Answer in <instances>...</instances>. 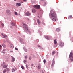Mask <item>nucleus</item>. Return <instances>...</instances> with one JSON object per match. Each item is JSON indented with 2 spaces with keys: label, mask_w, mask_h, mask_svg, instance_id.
I'll return each mask as SVG.
<instances>
[{
  "label": "nucleus",
  "mask_w": 73,
  "mask_h": 73,
  "mask_svg": "<svg viewBox=\"0 0 73 73\" xmlns=\"http://www.w3.org/2000/svg\"><path fill=\"white\" fill-rule=\"evenodd\" d=\"M12 60L11 62H14L15 61V58H13V57L12 56Z\"/></svg>",
  "instance_id": "12"
},
{
  "label": "nucleus",
  "mask_w": 73,
  "mask_h": 73,
  "mask_svg": "<svg viewBox=\"0 0 73 73\" xmlns=\"http://www.w3.org/2000/svg\"><path fill=\"white\" fill-rule=\"evenodd\" d=\"M41 1H44V0H41Z\"/></svg>",
  "instance_id": "42"
},
{
  "label": "nucleus",
  "mask_w": 73,
  "mask_h": 73,
  "mask_svg": "<svg viewBox=\"0 0 73 73\" xmlns=\"http://www.w3.org/2000/svg\"><path fill=\"white\" fill-rule=\"evenodd\" d=\"M51 66H54V64H53V63L52 64Z\"/></svg>",
  "instance_id": "33"
},
{
  "label": "nucleus",
  "mask_w": 73,
  "mask_h": 73,
  "mask_svg": "<svg viewBox=\"0 0 73 73\" xmlns=\"http://www.w3.org/2000/svg\"><path fill=\"white\" fill-rule=\"evenodd\" d=\"M34 8L36 9H39L40 8V6L39 5H34Z\"/></svg>",
  "instance_id": "5"
},
{
  "label": "nucleus",
  "mask_w": 73,
  "mask_h": 73,
  "mask_svg": "<svg viewBox=\"0 0 73 73\" xmlns=\"http://www.w3.org/2000/svg\"><path fill=\"white\" fill-rule=\"evenodd\" d=\"M15 70H16V68H13L12 69V72H14L15 71Z\"/></svg>",
  "instance_id": "14"
},
{
  "label": "nucleus",
  "mask_w": 73,
  "mask_h": 73,
  "mask_svg": "<svg viewBox=\"0 0 73 73\" xmlns=\"http://www.w3.org/2000/svg\"><path fill=\"white\" fill-rule=\"evenodd\" d=\"M31 66H33V64H32Z\"/></svg>",
  "instance_id": "45"
},
{
  "label": "nucleus",
  "mask_w": 73,
  "mask_h": 73,
  "mask_svg": "<svg viewBox=\"0 0 73 73\" xmlns=\"http://www.w3.org/2000/svg\"><path fill=\"white\" fill-rule=\"evenodd\" d=\"M27 61V60H24V63H25V62H26Z\"/></svg>",
  "instance_id": "36"
},
{
  "label": "nucleus",
  "mask_w": 73,
  "mask_h": 73,
  "mask_svg": "<svg viewBox=\"0 0 73 73\" xmlns=\"http://www.w3.org/2000/svg\"><path fill=\"white\" fill-rule=\"evenodd\" d=\"M6 70V71H9V69L8 68H7L5 69Z\"/></svg>",
  "instance_id": "29"
},
{
  "label": "nucleus",
  "mask_w": 73,
  "mask_h": 73,
  "mask_svg": "<svg viewBox=\"0 0 73 73\" xmlns=\"http://www.w3.org/2000/svg\"><path fill=\"white\" fill-rule=\"evenodd\" d=\"M42 16V15H41L38 14V17H39V18H40V17H41Z\"/></svg>",
  "instance_id": "15"
},
{
  "label": "nucleus",
  "mask_w": 73,
  "mask_h": 73,
  "mask_svg": "<svg viewBox=\"0 0 73 73\" xmlns=\"http://www.w3.org/2000/svg\"><path fill=\"white\" fill-rule=\"evenodd\" d=\"M1 66H3V68H6L8 66V64H5V63L3 62L2 64L1 65Z\"/></svg>",
  "instance_id": "4"
},
{
  "label": "nucleus",
  "mask_w": 73,
  "mask_h": 73,
  "mask_svg": "<svg viewBox=\"0 0 73 73\" xmlns=\"http://www.w3.org/2000/svg\"><path fill=\"white\" fill-rule=\"evenodd\" d=\"M14 13L15 15H17V16L18 15V14H17V12H15Z\"/></svg>",
  "instance_id": "23"
},
{
  "label": "nucleus",
  "mask_w": 73,
  "mask_h": 73,
  "mask_svg": "<svg viewBox=\"0 0 73 73\" xmlns=\"http://www.w3.org/2000/svg\"><path fill=\"white\" fill-rule=\"evenodd\" d=\"M3 42L4 43H5V42H6V41H5V40H3Z\"/></svg>",
  "instance_id": "37"
},
{
  "label": "nucleus",
  "mask_w": 73,
  "mask_h": 73,
  "mask_svg": "<svg viewBox=\"0 0 73 73\" xmlns=\"http://www.w3.org/2000/svg\"><path fill=\"white\" fill-rule=\"evenodd\" d=\"M16 0H14V1H16Z\"/></svg>",
  "instance_id": "47"
},
{
  "label": "nucleus",
  "mask_w": 73,
  "mask_h": 73,
  "mask_svg": "<svg viewBox=\"0 0 73 73\" xmlns=\"http://www.w3.org/2000/svg\"><path fill=\"white\" fill-rule=\"evenodd\" d=\"M6 13L8 15H11V12L10 11V10H6Z\"/></svg>",
  "instance_id": "6"
},
{
  "label": "nucleus",
  "mask_w": 73,
  "mask_h": 73,
  "mask_svg": "<svg viewBox=\"0 0 73 73\" xmlns=\"http://www.w3.org/2000/svg\"><path fill=\"white\" fill-rule=\"evenodd\" d=\"M25 58H26V59L27 58V56H25Z\"/></svg>",
  "instance_id": "32"
},
{
  "label": "nucleus",
  "mask_w": 73,
  "mask_h": 73,
  "mask_svg": "<svg viewBox=\"0 0 73 73\" xmlns=\"http://www.w3.org/2000/svg\"><path fill=\"white\" fill-rule=\"evenodd\" d=\"M15 50H18V49L16 48H15Z\"/></svg>",
  "instance_id": "39"
},
{
  "label": "nucleus",
  "mask_w": 73,
  "mask_h": 73,
  "mask_svg": "<svg viewBox=\"0 0 73 73\" xmlns=\"http://www.w3.org/2000/svg\"><path fill=\"white\" fill-rule=\"evenodd\" d=\"M21 68H22V69H24V66H21Z\"/></svg>",
  "instance_id": "28"
},
{
  "label": "nucleus",
  "mask_w": 73,
  "mask_h": 73,
  "mask_svg": "<svg viewBox=\"0 0 73 73\" xmlns=\"http://www.w3.org/2000/svg\"><path fill=\"white\" fill-rule=\"evenodd\" d=\"M2 36H3V38H5L7 37V35L5 34H3V33L1 34Z\"/></svg>",
  "instance_id": "10"
},
{
  "label": "nucleus",
  "mask_w": 73,
  "mask_h": 73,
  "mask_svg": "<svg viewBox=\"0 0 73 73\" xmlns=\"http://www.w3.org/2000/svg\"><path fill=\"white\" fill-rule=\"evenodd\" d=\"M38 47H40V46L39 45H38Z\"/></svg>",
  "instance_id": "44"
},
{
  "label": "nucleus",
  "mask_w": 73,
  "mask_h": 73,
  "mask_svg": "<svg viewBox=\"0 0 73 73\" xmlns=\"http://www.w3.org/2000/svg\"><path fill=\"white\" fill-rule=\"evenodd\" d=\"M6 71H7L6 70H5V69L3 71V73H5L6 72Z\"/></svg>",
  "instance_id": "22"
},
{
  "label": "nucleus",
  "mask_w": 73,
  "mask_h": 73,
  "mask_svg": "<svg viewBox=\"0 0 73 73\" xmlns=\"http://www.w3.org/2000/svg\"><path fill=\"white\" fill-rule=\"evenodd\" d=\"M26 68H28V65H27V64H26Z\"/></svg>",
  "instance_id": "34"
},
{
  "label": "nucleus",
  "mask_w": 73,
  "mask_h": 73,
  "mask_svg": "<svg viewBox=\"0 0 73 73\" xmlns=\"http://www.w3.org/2000/svg\"><path fill=\"white\" fill-rule=\"evenodd\" d=\"M2 52V53H4V54L5 53V52Z\"/></svg>",
  "instance_id": "43"
},
{
  "label": "nucleus",
  "mask_w": 73,
  "mask_h": 73,
  "mask_svg": "<svg viewBox=\"0 0 73 73\" xmlns=\"http://www.w3.org/2000/svg\"><path fill=\"white\" fill-rule=\"evenodd\" d=\"M69 57L70 58V60L71 61H73V54L72 53H71L69 55Z\"/></svg>",
  "instance_id": "2"
},
{
  "label": "nucleus",
  "mask_w": 73,
  "mask_h": 73,
  "mask_svg": "<svg viewBox=\"0 0 73 73\" xmlns=\"http://www.w3.org/2000/svg\"><path fill=\"white\" fill-rule=\"evenodd\" d=\"M23 28H24L26 30V31H28V27L25 24L23 23Z\"/></svg>",
  "instance_id": "3"
},
{
  "label": "nucleus",
  "mask_w": 73,
  "mask_h": 73,
  "mask_svg": "<svg viewBox=\"0 0 73 73\" xmlns=\"http://www.w3.org/2000/svg\"><path fill=\"white\" fill-rule=\"evenodd\" d=\"M24 1H25V2H26L27 1V0H23Z\"/></svg>",
  "instance_id": "41"
},
{
  "label": "nucleus",
  "mask_w": 73,
  "mask_h": 73,
  "mask_svg": "<svg viewBox=\"0 0 73 73\" xmlns=\"http://www.w3.org/2000/svg\"><path fill=\"white\" fill-rule=\"evenodd\" d=\"M57 43V40H54V44H56Z\"/></svg>",
  "instance_id": "17"
},
{
  "label": "nucleus",
  "mask_w": 73,
  "mask_h": 73,
  "mask_svg": "<svg viewBox=\"0 0 73 73\" xmlns=\"http://www.w3.org/2000/svg\"><path fill=\"white\" fill-rule=\"evenodd\" d=\"M59 46H60L61 47H62L64 46V43L62 42H60V43L59 44Z\"/></svg>",
  "instance_id": "7"
},
{
  "label": "nucleus",
  "mask_w": 73,
  "mask_h": 73,
  "mask_svg": "<svg viewBox=\"0 0 73 73\" xmlns=\"http://www.w3.org/2000/svg\"><path fill=\"white\" fill-rule=\"evenodd\" d=\"M45 38H46V39H47V40H48V39H49V37L47 36H46L45 37Z\"/></svg>",
  "instance_id": "24"
},
{
  "label": "nucleus",
  "mask_w": 73,
  "mask_h": 73,
  "mask_svg": "<svg viewBox=\"0 0 73 73\" xmlns=\"http://www.w3.org/2000/svg\"><path fill=\"white\" fill-rule=\"evenodd\" d=\"M50 14H51V18L52 20L53 21H56L57 20L56 13L53 10H51L50 11Z\"/></svg>",
  "instance_id": "1"
},
{
  "label": "nucleus",
  "mask_w": 73,
  "mask_h": 73,
  "mask_svg": "<svg viewBox=\"0 0 73 73\" xmlns=\"http://www.w3.org/2000/svg\"><path fill=\"white\" fill-rule=\"evenodd\" d=\"M1 25L2 26H3V27H4V23H2Z\"/></svg>",
  "instance_id": "31"
},
{
  "label": "nucleus",
  "mask_w": 73,
  "mask_h": 73,
  "mask_svg": "<svg viewBox=\"0 0 73 73\" xmlns=\"http://www.w3.org/2000/svg\"><path fill=\"white\" fill-rule=\"evenodd\" d=\"M16 6L17 7V6H18V7H20V6H21V3H17L16 4Z\"/></svg>",
  "instance_id": "11"
},
{
  "label": "nucleus",
  "mask_w": 73,
  "mask_h": 73,
  "mask_svg": "<svg viewBox=\"0 0 73 73\" xmlns=\"http://www.w3.org/2000/svg\"><path fill=\"white\" fill-rule=\"evenodd\" d=\"M55 51H53L52 52V54H55Z\"/></svg>",
  "instance_id": "26"
},
{
  "label": "nucleus",
  "mask_w": 73,
  "mask_h": 73,
  "mask_svg": "<svg viewBox=\"0 0 73 73\" xmlns=\"http://www.w3.org/2000/svg\"><path fill=\"white\" fill-rule=\"evenodd\" d=\"M32 11L33 13H35L36 12V10L33 9H32Z\"/></svg>",
  "instance_id": "13"
},
{
  "label": "nucleus",
  "mask_w": 73,
  "mask_h": 73,
  "mask_svg": "<svg viewBox=\"0 0 73 73\" xmlns=\"http://www.w3.org/2000/svg\"><path fill=\"white\" fill-rule=\"evenodd\" d=\"M27 19L28 20H29V19L28 18V19Z\"/></svg>",
  "instance_id": "46"
},
{
  "label": "nucleus",
  "mask_w": 73,
  "mask_h": 73,
  "mask_svg": "<svg viewBox=\"0 0 73 73\" xmlns=\"http://www.w3.org/2000/svg\"><path fill=\"white\" fill-rule=\"evenodd\" d=\"M23 40V39H21L20 40V41H22Z\"/></svg>",
  "instance_id": "40"
},
{
  "label": "nucleus",
  "mask_w": 73,
  "mask_h": 73,
  "mask_svg": "<svg viewBox=\"0 0 73 73\" xmlns=\"http://www.w3.org/2000/svg\"><path fill=\"white\" fill-rule=\"evenodd\" d=\"M47 4V2H44L43 5L44 6H45Z\"/></svg>",
  "instance_id": "19"
},
{
  "label": "nucleus",
  "mask_w": 73,
  "mask_h": 73,
  "mask_svg": "<svg viewBox=\"0 0 73 73\" xmlns=\"http://www.w3.org/2000/svg\"><path fill=\"white\" fill-rule=\"evenodd\" d=\"M10 47L11 48H13V46L12 44H11L10 46Z\"/></svg>",
  "instance_id": "16"
},
{
  "label": "nucleus",
  "mask_w": 73,
  "mask_h": 73,
  "mask_svg": "<svg viewBox=\"0 0 73 73\" xmlns=\"http://www.w3.org/2000/svg\"><path fill=\"white\" fill-rule=\"evenodd\" d=\"M2 47V46L1 45H0V49H1V47Z\"/></svg>",
  "instance_id": "38"
},
{
  "label": "nucleus",
  "mask_w": 73,
  "mask_h": 73,
  "mask_svg": "<svg viewBox=\"0 0 73 73\" xmlns=\"http://www.w3.org/2000/svg\"><path fill=\"white\" fill-rule=\"evenodd\" d=\"M37 20L38 24L39 25H40L41 24V21L39 20L38 19H37Z\"/></svg>",
  "instance_id": "8"
},
{
  "label": "nucleus",
  "mask_w": 73,
  "mask_h": 73,
  "mask_svg": "<svg viewBox=\"0 0 73 73\" xmlns=\"http://www.w3.org/2000/svg\"><path fill=\"white\" fill-rule=\"evenodd\" d=\"M44 63V64H45V63L46 62V60L44 59L43 61Z\"/></svg>",
  "instance_id": "25"
},
{
  "label": "nucleus",
  "mask_w": 73,
  "mask_h": 73,
  "mask_svg": "<svg viewBox=\"0 0 73 73\" xmlns=\"http://www.w3.org/2000/svg\"><path fill=\"white\" fill-rule=\"evenodd\" d=\"M72 16L70 15L69 16V17H68V19H69V18H72Z\"/></svg>",
  "instance_id": "27"
},
{
  "label": "nucleus",
  "mask_w": 73,
  "mask_h": 73,
  "mask_svg": "<svg viewBox=\"0 0 73 73\" xmlns=\"http://www.w3.org/2000/svg\"><path fill=\"white\" fill-rule=\"evenodd\" d=\"M29 60H31V59H32V57H29Z\"/></svg>",
  "instance_id": "30"
},
{
  "label": "nucleus",
  "mask_w": 73,
  "mask_h": 73,
  "mask_svg": "<svg viewBox=\"0 0 73 73\" xmlns=\"http://www.w3.org/2000/svg\"><path fill=\"white\" fill-rule=\"evenodd\" d=\"M56 31L57 32H60V30L59 28H57L56 29Z\"/></svg>",
  "instance_id": "21"
},
{
  "label": "nucleus",
  "mask_w": 73,
  "mask_h": 73,
  "mask_svg": "<svg viewBox=\"0 0 73 73\" xmlns=\"http://www.w3.org/2000/svg\"><path fill=\"white\" fill-rule=\"evenodd\" d=\"M25 15L26 16H30V15H31V14L30 13L27 12L25 13Z\"/></svg>",
  "instance_id": "9"
},
{
  "label": "nucleus",
  "mask_w": 73,
  "mask_h": 73,
  "mask_svg": "<svg viewBox=\"0 0 73 73\" xmlns=\"http://www.w3.org/2000/svg\"><path fill=\"white\" fill-rule=\"evenodd\" d=\"M38 69H40V66H38Z\"/></svg>",
  "instance_id": "35"
},
{
  "label": "nucleus",
  "mask_w": 73,
  "mask_h": 73,
  "mask_svg": "<svg viewBox=\"0 0 73 73\" xmlns=\"http://www.w3.org/2000/svg\"><path fill=\"white\" fill-rule=\"evenodd\" d=\"M11 25L12 26H15V23H13L12 22L11 23Z\"/></svg>",
  "instance_id": "20"
},
{
  "label": "nucleus",
  "mask_w": 73,
  "mask_h": 73,
  "mask_svg": "<svg viewBox=\"0 0 73 73\" xmlns=\"http://www.w3.org/2000/svg\"><path fill=\"white\" fill-rule=\"evenodd\" d=\"M2 46L3 48H5L6 47V45L5 44H2Z\"/></svg>",
  "instance_id": "18"
}]
</instances>
